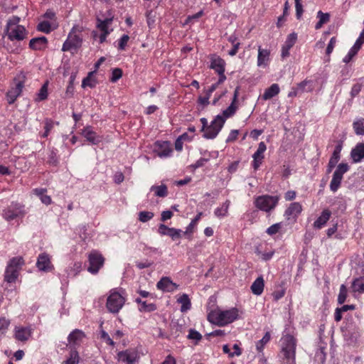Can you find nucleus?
<instances>
[{"instance_id": "obj_11", "label": "nucleus", "mask_w": 364, "mask_h": 364, "mask_svg": "<svg viewBox=\"0 0 364 364\" xmlns=\"http://www.w3.org/2000/svg\"><path fill=\"white\" fill-rule=\"evenodd\" d=\"M6 35L11 41H22L26 36V30L24 26H15V28H6Z\"/></svg>"}, {"instance_id": "obj_33", "label": "nucleus", "mask_w": 364, "mask_h": 364, "mask_svg": "<svg viewBox=\"0 0 364 364\" xmlns=\"http://www.w3.org/2000/svg\"><path fill=\"white\" fill-rule=\"evenodd\" d=\"M94 72H90L88 75L85 77L82 82V87H89L90 88H93L97 85V80L93 77Z\"/></svg>"}, {"instance_id": "obj_62", "label": "nucleus", "mask_w": 364, "mask_h": 364, "mask_svg": "<svg viewBox=\"0 0 364 364\" xmlns=\"http://www.w3.org/2000/svg\"><path fill=\"white\" fill-rule=\"evenodd\" d=\"M364 43V30L360 33L358 38L356 40L353 46L357 49L360 50Z\"/></svg>"}, {"instance_id": "obj_35", "label": "nucleus", "mask_w": 364, "mask_h": 364, "mask_svg": "<svg viewBox=\"0 0 364 364\" xmlns=\"http://www.w3.org/2000/svg\"><path fill=\"white\" fill-rule=\"evenodd\" d=\"M119 359L123 362H127V364H132L135 362V357L133 354L127 351H121L118 353Z\"/></svg>"}, {"instance_id": "obj_16", "label": "nucleus", "mask_w": 364, "mask_h": 364, "mask_svg": "<svg viewBox=\"0 0 364 364\" xmlns=\"http://www.w3.org/2000/svg\"><path fill=\"white\" fill-rule=\"evenodd\" d=\"M297 40V34L296 33H291L288 35L284 44L282 48L281 56L283 59L289 56V50L296 43Z\"/></svg>"}, {"instance_id": "obj_1", "label": "nucleus", "mask_w": 364, "mask_h": 364, "mask_svg": "<svg viewBox=\"0 0 364 364\" xmlns=\"http://www.w3.org/2000/svg\"><path fill=\"white\" fill-rule=\"evenodd\" d=\"M238 316V309L237 308H231L225 311L216 309L208 314V320L211 323L218 326H224L237 320Z\"/></svg>"}, {"instance_id": "obj_48", "label": "nucleus", "mask_w": 364, "mask_h": 364, "mask_svg": "<svg viewBox=\"0 0 364 364\" xmlns=\"http://www.w3.org/2000/svg\"><path fill=\"white\" fill-rule=\"evenodd\" d=\"M181 232L182 230L180 229L171 228L166 235L169 236L173 240H176L181 237Z\"/></svg>"}, {"instance_id": "obj_28", "label": "nucleus", "mask_w": 364, "mask_h": 364, "mask_svg": "<svg viewBox=\"0 0 364 364\" xmlns=\"http://www.w3.org/2000/svg\"><path fill=\"white\" fill-rule=\"evenodd\" d=\"M177 301L181 304V312H186L188 310H189L191 307V300L186 294H183V295H181L177 299Z\"/></svg>"}, {"instance_id": "obj_23", "label": "nucleus", "mask_w": 364, "mask_h": 364, "mask_svg": "<svg viewBox=\"0 0 364 364\" xmlns=\"http://www.w3.org/2000/svg\"><path fill=\"white\" fill-rule=\"evenodd\" d=\"M331 212L328 209L322 211L321 215L314 223V227L316 229H321L329 220Z\"/></svg>"}, {"instance_id": "obj_49", "label": "nucleus", "mask_w": 364, "mask_h": 364, "mask_svg": "<svg viewBox=\"0 0 364 364\" xmlns=\"http://www.w3.org/2000/svg\"><path fill=\"white\" fill-rule=\"evenodd\" d=\"M37 29L46 33H49L51 31L50 23L46 21L40 22L37 26Z\"/></svg>"}, {"instance_id": "obj_38", "label": "nucleus", "mask_w": 364, "mask_h": 364, "mask_svg": "<svg viewBox=\"0 0 364 364\" xmlns=\"http://www.w3.org/2000/svg\"><path fill=\"white\" fill-rule=\"evenodd\" d=\"M270 338L271 336L269 332H267L264 335L263 338L257 342L256 348L259 352H262L263 350L264 346L270 341Z\"/></svg>"}, {"instance_id": "obj_46", "label": "nucleus", "mask_w": 364, "mask_h": 364, "mask_svg": "<svg viewBox=\"0 0 364 364\" xmlns=\"http://www.w3.org/2000/svg\"><path fill=\"white\" fill-rule=\"evenodd\" d=\"M10 325V321L5 317L0 318V336L4 335Z\"/></svg>"}, {"instance_id": "obj_56", "label": "nucleus", "mask_w": 364, "mask_h": 364, "mask_svg": "<svg viewBox=\"0 0 364 364\" xmlns=\"http://www.w3.org/2000/svg\"><path fill=\"white\" fill-rule=\"evenodd\" d=\"M20 22V18L18 16H12L8 22L6 28H15V26H21V25H18V23Z\"/></svg>"}, {"instance_id": "obj_8", "label": "nucleus", "mask_w": 364, "mask_h": 364, "mask_svg": "<svg viewBox=\"0 0 364 364\" xmlns=\"http://www.w3.org/2000/svg\"><path fill=\"white\" fill-rule=\"evenodd\" d=\"M224 124L225 119L220 115H217L211 122L210 124L208 125L203 132V137L209 139L215 138L223 128Z\"/></svg>"}, {"instance_id": "obj_44", "label": "nucleus", "mask_w": 364, "mask_h": 364, "mask_svg": "<svg viewBox=\"0 0 364 364\" xmlns=\"http://www.w3.org/2000/svg\"><path fill=\"white\" fill-rule=\"evenodd\" d=\"M79 363V355L77 351L71 350L70 357L63 362V364H78Z\"/></svg>"}, {"instance_id": "obj_50", "label": "nucleus", "mask_w": 364, "mask_h": 364, "mask_svg": "<svg viewBox=\"0 0 364 364\" xmlns=\"http://www.w3.org/2000/svg\"><path fill=\"white\" fill-rule=\"evenodd\" d=\"M358 51V49L353 46L348 51V54L343 58V61L346 63H348L353 58L357 55Z\"/></svg>"}, {"instance_id": "obj_30", "label": "nucleus", "mask_w": 364, "mask_h": 364, "mask_svg": "<svg viewBox=\"0 0 364 364\" xmlns=\"http://www.w3.org/2000/svg\"><path fill=\"white\" fill-rule=\"evenodd\" d=\"M317 18L319 21L315 25L316 30L320 29L324 23H326L330 20V14L328 13H323L321 11H318Z\"/></svg>"}, {"instance_id": "obj_17", "label": "nucleus", "mask_w": 364, "mask_h": 364, "mask_svg": "<svg viewBox=\"0 0 364 364\" xmlns=\"http://www.w3.org/2000/svg\"><path fill=\"white\" fill-rule=\"evenodd\" d=\"M177 287L178 286L167 277L161 278L156 284L157 289L167 292L173 291L177 289Z\"/></svg>"}, {"instance_id": "obj_2", "label": "nucleus", "mask_w": 364, "mask_h": 364, "mask_svg": "<svg viewBox=\"0 0 364 364\" xmlns=\"http://www.w3.org/2000/svg\"><path fill=\"white\" fill-rule=\"evenodd\" d=\"M126 293L122 289H112L107 299L106 307L109 312L116 314L124 306Z\"/></svg>"}, {"instance_id": "obj_52", "label": "nucleus", "mask_w": 364, "mask_h": 364, "mask_svg": "<svg viewBox=\"0 0 364 364\" xmlns=\"http://www.w3.org/2000/svg\"><path fill=\"white\" fill-rule=\"evenodd\" d=\"M122 76V70L120 68H114L112 72V77L110 78V81L112 82H116L118 80H119Z\"/></svg>"}, {"instance_id": "obj_26", "label": "nucleus", "mask_w": 364, "mask_h": 364, "mask_svg": "<svg viewBox=\"0 0 364 364\" xmlns=\"http://www.w3.org/2000/svg\"><path fill=\"white\" fill-rule=\"evenodd\" d=\"M270 52L267 49H262L261 47H259L258 49V56H257V65L262 66L266 65L267 62L269 60Z\"/></svg>"}, {"instance_id": "obj_34", "label": "nucleus", "mask_w": 364, "mask_h": 364, "mask_svg": "<svg viewBox=\"0 0 364 364\" xmlns=\"http://www.w3.org/2000/svg\"><path fill=\"white\" fill-rule=\"evenodd\" d=\"M229 206H230V201L226 200L224 203H223L221 207L217 208L215 210V212H214L215 215L218 218L226 216L228 214V212Z\"/></svg>"}, {"instance_id": "obj_36", "label": "nucleus", "mask_w": 364, "mask_h": 364, "mask_svg": "<svg viewBox=\"0 0 364 364\" xmlns=\"http://www.w3.org/2000/svg\"><path fill=\"white\" fill-rule=\"evenodd\" d=\"M297 88L300 93L304 92H311L314 89L312 81L305 80L297 85Z\"/></svg>"}, {"instance_id": "obj_43", "label": "nucleus", "mask_w": 364, "mask_h": 364, "mask_svg": "<svg viewBox=\"0 0 364 364\" xmlns=\"http://www.w3.org/2000/svg\"><path fill=\"white\" fill-rule=\"evenodd\" d=\"M348 290L345 284H341L338 296V303L340 304H343L347 298Z\"/></svg>"}, {"instance_id": "obj_6", "label": "nucleus", "mask_w": 364, "mask_h": 364, "mask_svg": "<svg viewBox=\"0 0 364 364\" xmlns=\"http://www.w3.org/2000/svg\"><path fill=\"white\" fill-rule=\"evenodd\" d=\"M25 214L24 205L15 202H12L7 208H4L1 213L2 217L7 221L19 217L22 218Z\"/></svg>"}, {"instance_id": "obj_31", "label": "nucleus", "mask_w": 364, "mask_h": 364, "mask_svg": "<svg viewBox=\"0 0 364 364\" xmlns=\"http://www.w3.org/2000/svg\"><path fill=\"white\" fill-rule=\"evenodd\" d=\"M351 288L354 292L364 293V277L355 279L352 283Z\"/></svg>"}, {"instance_id": "obj_13", "label": "nucleus", "mask_w": 364, "mask_h": 364, "mask_svg": "<svg viewBox=\"0 0 364 364\" xmlns=\"http://www.w3.org/2000/svg\"><path fill=\"white\" fill-rule=\"evenodd\" d=\"M24 83L21 80H15V85L12 87L6 93L8 103L11 105L21 95Z\"/></svg>"}, {"instance_id": "obj_37", "label": "nucleus", "mask_w": 364, "mask_h": 364, "mask_svg": "<svg viewBox=\"0 0 364 364\" xmlns=\"http://www.w3.org/2000/svg\"><path fill=\"white\" fill-rule=\"evenodd\" d=\"M237 109V104H233V102H231V104L228 107V108L225 109V110H223L222 117L225 120L227 118H229V117L233 116L235 114Z\"/></svg>"}, {"instance_id": "obj_24", "label": "nucleus", "mask_w": 364, "mask_h": 364, "mask_svg": "<svg viewBox=\"0 0 364 364\" xmlns=\"http://www.w3.org/2000/svg\"><path fill=\"white\" fill-rule=\"evenodd\" d=\"M342 149L341 143L336 145L335 149L332 154V156L328 161V172L330 173L332 169L336 166V164L338 162L340 159V154Z\"/></svg>"}, {"instance_id": "obj_4", "label": "nucleus", "mask_w": 364, "mask_h": 364, "mask_svg": "<svg viewBox=\"0 0 364 364\" xmlns=\"http://www.w3.org/2000/svg\"><path fill=\"white\" fill-rule=\"evenodd\" d=\"M281 353L284 360H296V340L289 334L282 338Z\"/></svg>"}, {"instance_id": "obj_45", "label": "nucleus", "mask_w": 364, "mask_h": 364, "mask_svg": "<svg viewBox=\"0 0 364 364\" xmlns=\"http://www.w3.org/2000/svg\"><path fill=\"white\" fill-rule=\"evenodd\" d=\"M139 309L141 312H152L156 309V306L153 303L148 304L144 301Z\"/></svg>"}, {"instance_id": "obj_7", "label": "nucleus", "mask_w": 364, "mask_h": 364, "mask_svg": "<svg viewBox=\"0 0 364 364\" xmlns=\"http://www.w3.org/2000/svg\"><path fill=\"white\" fill-rule=\"evenodd\" d=\"M349 170V166L346 163H341L338 165L334 171L332 179L330 183V189L333 192H336L341 186L343 174Z\"/></svg>"}, {"instance_id": "obj_55", "label": "nucleus", "mask_w": 364, "mask_h": 364, "mask_svg": "<svg viewBox=\"0 0 364 364\" xmlns=\"http://www.w3.org/2000/svg\"><path fill=\"white\" fill-rule=\"evenodd\" d=\"M188 338L199 341L201 340L202 336L198 331H196L195 329H190L189 333L188 335Z\"/></svg>"}, {"instance_id": "obj_18", "label": "nucleus", "mask_w": 364, "mask_h": 364, "mask_svg": "<svg viewBox=\"0 0 364 364\" xmlns=\"http://www.w3.org/2000/svg\"><path fill=\"white\" fill-rule=\"evenodd\" d=\"M31 329L28 327L16 326L14 329V338L21 342H25L31 336Z\"/></svg>"}, {"instance_id": "obj_22", "label": "nucleus", "mask_w": 364, "mask_h": 364, "mask_svg": "<svg viewBox=\"0 0 364 364\" xmlns=\"http://www.w3.org/2000/svg\"><path fill=\"white\" fill-rule=\"evenodd\" d=\"M156 146L158 148L156 151L159 157L163 158L171 156L172 149L170 147L169 143L168 141H157L156 143Z\"/></svg>"}, {"instance_id": "obj_3", "label": "nucleus", "mask_w": 364, "mask_h": 364, "mask_svg": "<svg viewBox=\"0 0 364 364\" xmlns=\"http://www.w3.org/2000/svg\"><path fill=\"white\" fill-rule=\"evenodd\" d=\"M279 200V196L266 194L256 197L254 200V205L259 210L270 213L277 206Z\"/></svg>"}, {"instance_id": "obj_59", "label": "nucleus", "mask_w": 364, "mask_h": 364, "mask_svg": "<svg viewBox=\"0 0 364 364\" xmlns=\"http://www.w3.org/2000/svg\"><path fill=\"white\" fill-rule=\"evenodd\" d=\"M97 27L102 31V33L109 32V34L112 31V29H109V26L105 23L102 22V20L100 18H97Z\"/></svg>"}, {"instance_id": "obj_19", "label": "nucleus", "mask_w": 364, "mask_h": 364, "mask_svg": "<svg viewBox=\"0 0 364 364\" xmlns=\"http://www.w3.org/2000/svg\"><path fill=\"white\" fill-rule=\"evenodd\" d=\"M48 39L45 36L33 38L29 42V48L33 50H43L47 48Z\"/></svg>"}, {"instance_id": "obj_40", "label": "nucleus", "mask_w": 364, "mask_h": 364, "mask_svg": "<svg viewBox=\"0 0 364 364\" xmlns=\"http://www.w3.org/2000/svg\"><path fill=\"white\" fill-rule=\"evenodd\" d=\"M203 215L202 212L198 213L196 216L192 220L190 224L186 227V231L183 232L185 235L192 233L193 228L196 225L197 223L200 220Z\"/></svg>"}, {"instance_id": "obj_63", "label": "nucleus", "mask_w": 364, "mask_h": 364, "mask_svg": "<svg viewBox=\"0 0 364 364\" xmlns=\"http://www.w3.org/2000/svg\"><path fill=\"white\" fill-rule=\"evenodd\" d=\"M336 43V37H332L330 39V41H329V43L328 44V46L326 48V53L327 55H330L333 52V50L334 48Z\"/></svg>"}, {"instance_id": "obj_51", "label": "nucleus", "mask_w": 364, "mask_h": 364, "mask_svg": "<svg viewBox=\"0 0 364 364\" xmlns=\"http://www.w3.org/2000/svg\"><path fill=\"white\" fill-rule=\"evenodd\" d=\"M255 253L257 255H259L261 257V258L264 260V261H268L269 259H271L273 257V255H274V250H272V251H269V252H262L260 250H259V249L257 248L256 250H255Z\"/></svg>"}, {"instance_id": "obj_41", "label": "nucleus", "mask_w": 364, "mask_h": 364, "mask_svg": "<svg viewBox=\"0 0 364 364\" xmlns=\"http://www.w3.org/2000/svg\"><path fill=\"white\" fill-rule=\"evenodd\" d=\"M267 149V146L264 141H261L259 144L258 148L257 151L255 152V154L252 156V158L255 159H264V153Z\"/></svg>"}, {"instance_id": "obj_54", "label": "nucleus", "mask_w": 364, "mask_h": 364, "mask_svg": "<svg viewBox=\"0 0 364 364\" xmlns=\"http://www.w3.org/2000/svg\"><path fill=\"white\" fill-rule=\"evenodd\" d=\"M362 87H363V85L361 83L357 82V83L354 84L351 88V91L350 93L351 97L353 98V97H356L361 91Z\"/></svg>"}, {"instance_id": "obj_61", "label": "nucleus", "mask_w": 364, "mask_h": 364, "mask_svg": "<svg viewBox=\"0 0 364 364\" xmlns=\"http://www.w3.org/2000/svg\"><path fill=\"white\" fill-rule=\"evenodd\" d=\"M238 134L239 131L237 129L231 130V132L229 134V136L226 139V143L235 141L237 139Z\"/></svg>"}, {"instance_id": "obj_27", "label": "nucleus", "mask_w": 364, "mask_h": 364, "mask_svg": "<svg viewBox=\"0 0 364 364\" xmlns=\"http://www.w3.org/2000/svg\"><path fill=\"white\" fill-rule=\"evenodd\" d=\"M279 92V87L277 84H272L269 88L265 90L262 98L264 100L272 99V97L277 95Z\"/></svg>"}, {"instance_id": "obj_64", "label": "nucleus", "mask_w": 364, "mask_h": 364, "mask_svg": "<svg viewBox=\"0 0 364 364\" xmlns=\"http://www.w3.org/2000/svg\"><path fill=\"white\" fill-rule=\"evenodd\" d=\"M285 291H286V290L284 288H282L281 289H278V290L274 291V293L272 294L274 299L275 301H278L280 299H282L284 296Z\"/></svg>"}, {"instance_id": "obj_57", "label": "nucleus", "mask_w": 364, "mask_h": 364, "mask_svg": "<svg viewBox=\"0 0 364 364\" xmlns=\"http://www.w3.org/2000/svg\"><path fill=\"white\" fill-rule=\"evenodd\" d=\"M280 228H281V223H275V224L271 225L270 227H269L267 229L266 232L269 235H275L276 233H277Z\"/></svg>"}, {"instance_id": "obj_47", "label": "nucleus", "mask_w": 364, "mask_h": 364, "mask_svg": "<svg viewBox=\"0 0 364 364\" xmlns=\"http://www.w3.org/2000/svg\"><path fill=\"white\" fill-rule=\"evenodd\" d=\"M47 97H48V85L46 82L40 89V90L38 93V97L36 100V101H43V100H45Z\"/></svg>"}, {"instance_id": "obj_20", "label": "nucleus", "mask_w": 364, "mask_h": 364, "mask_svg": "<svg viewBox=\"0 0 364 364\" xmlns=\"http://www.w3.org/2000/svg\"><path fill=\"white\" fill-rule=\"evenodd\" d=\"M301 205L298 202L291 203L285 210L284 216L288 219L296 218L301 212Z\"/></svg>"}, {"instance_id": "obj_10", "label": "nucleus", "mask_w": 364, "mask_h": 364, "mask_svg": "<svg viewBox=\"0 0 364 364\" xmlns=\"http://www.w3.org/2000/svg\"><path fill=\"white\" fill-rule=\"evenodd\" d=\"M210 68L219 75V83H223L226 80L225 75V62L220 56L214 55L210 58Z\"/></svg>"}, {"instance_id": "obj_25", "label": "nucleus", "mask_w": 364, "mask_h": 364, "mask_svg": "<svg viewBox=\"0 0 364 364\" xmlns=\"http://www.w3.org/2000/svg\"><path fill=\"white\" fill-rule=\"evenodd\" d=\"M264 282L262 276L258 277L251 285L252 292L257 296L262 294L264 290Z\"/></svg>"}, {"instance_id": "obj_42", "label": "nucleus", "mask_w": 364, "mask_h": 364, "mask_svg": "<svg viewBox=\"0 0 364 364\" xmlns=\"http://www.w3.org/2000/svg\"><path fill=\"white\" fill-rule=\"evenodd\" d=\"M138 215V219L140 222L146 223L154 218V214L151 211H141Z\"/></svg>"}, {"instance_id": "obj_21", "label": "nucleus", "mask_w": 364, "mask_h": 364, "mask_svg": "<svg viewBox=\"0 0 364 364\" xmlns=\"http://www.w3.org/2000/svg\"><path fill=\"white\" fill-rule=\"evenodd\" d=\"M350 157L354 163L360 162L364 159V143H358L351 150Z\"/></svg>"}, {"instance_id": "obj_5", "label": "nucleus", "mask_w": 364, "mask_h": 364, "mask_svg": "<svg viewBox=\"0 0 364 364\" xmlns=\"http://www.w3.org/2000/svg\"><path fill=\"white\" fill-rule=\"evenodd\" d=\"M23 264V260L22 257L12 258L6 267L4 280L8 283L14 282L18 277V272Z\"/></svg>"}, {"instance_id": "obj_53", "label": "nucleus", "mask_w": 364, "mask_h": 364, "mask_svg": "<svg viewBox=\"0 0 364 364\" xmlns=\"http://www.w3.org/2000/svg\"><path fill=\"white\" fill-rule=\"evenodd\" d=\"M129 40V36L127 34L123 35L118 41V49L124 50Z\"/></svg>"}, {"instance_id": "obj_12", "label": "nucleus", "mask_w": 364, "mask_h": 364, "mask_svg": "<svg viewBox=\"0 0 364 364\" xmlns=\"http://www.w3.org/2000/svg\"><path fill=\"white\" fill-rule=\"evenodd\" d=\"M36 267L40 271L50 272L53 269V265L51 264L50 256L46 253H41L38 255Z\"/></svg>"}, {"instance_id": "obj_60", "label": "nucleus", "mask_w": 364, "mask_h": 364, "mask_svg": "<svg viewBox=\"0 0 364 364\" xmlns=\"http://www.w3.org/2000/svg\"><path fill=\"white\" fill-rule=\"evenodd\" d=\"M53 122L47 119L45 122V127H44L45 132L43 134L42 136L47 137L48 135L49 134L50 131L53 129Z\"/></svg>"}, {"instance_id": "obj_14", "label": "nucleus", "mask_w": 364, "mask_h": 364, "mask_svg": "<svg viewBox=\"0 0 364 364\" xmlns=\"http://www.w3.org/2000/svg\"><path fill=\"white\" fill-rule=\"evenodd\" d=\"M81 134L88 142L93 145L98 144L102 140V137L94 132L92 127L90 126L85 127L82 130Z\"/></svg>"}, {"instance_id": "obj_15", "label": "nucleus", "mask_w": 364, "mask_h": 364, "mask_svg": "<svg viewBox=\"0 0 364 364\" xmlns=\"http://www.w3.org/2000/svg\"><path fill=\"white\" fill-rule=\"evenodd\" d=\"M85 338V334L82 330L75 329L68 336V345L70 348H75L81 344Z\"/></svg>"}, {"instance_id": "obj_29", "label": "nucleus", "mask_w": 364, "mask_h": 364, "mask_svg": "<svg viewBox=\"0 0 364 364\" xmlns=\"http://www.w3.org/2000/svg\"><path fill=\"white\" fill-rule=\"evenodd\" d=\"M151 191H154L156 196L164 198L168 195L167 186L164 184L160 186H152L150 188Z\"/></svg>"}, {"instance_id": "obj_9", "label": "nucleus", "mask_w": 364, "mask_h": 364, "mask_svg": "<svg viewBox=\"0 0 364 364\" xmlns=\"http://www.w3.org/2000/svg\"><path fill=\"white\" fill-rule=\"evenodd\" d=\"M105 259L102 254L96 250L92 251L88 255L89 266L87 271L91 274H97L103 266Z\"/></svg>"}, {"instance_id": "obj_58", "label": "nucleus", "mask_w": 364, "mask_h": 364, "mask_svg": "<svg viewBox=\"0 0 364 364\" xmlns=\"http://www.w3.org/2000/svg\"><path fill=\"white\" fill-rule=\"evenodd\" d=\"M296 16L297 19H300L303 14L304 10L301 1H295Z\"/></svg>"}, {"instance_id": "obj_32", "label": "nucleus", "mask_w": 364, "mask_h": 364, "mask_svg": "<svg viewBox=\"0 0 364 364\" xmlns=\"http://www.w3.org/2000/svg\"><path fill=\"white\" fill-rule=\"evenodd\" d=\"M353 128L357 135H364V118H358L353 123Z\"/></svg>"}, {"instance_id": "obj_39", "label": "nucleus", "mask_w": 364, "mask_h": 364, "mask_svg": "<svg viewBox=\"0 0 364 364\" xmlns=\"http://www.w3.org/2000/svg\"><path fill=\"white\" fill-rule=\"evenodd\" d=\"M68 38L72 45L74 46L75 49L81 46L82 39L79 35L70 33Z\"/></svg>"}]
</instances>
